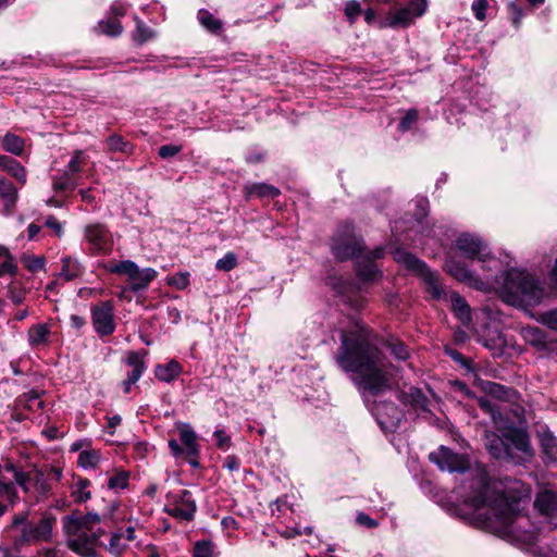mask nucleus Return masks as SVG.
Segmentation results:
<instances>
[{
    "label": "nucleus",
    "mask_w": 557,
    "mask_h": 557,
    "mask_svg": "<svg viewBox=\"0 0 557 557\" xmlns=\"http://www.w3.org/2000/svg\"><path fill=\"white\" fill-rule=\"evenodd\" d=\"M182 372L181 364L172 360L168 362L166 364H159L157 366L154 370L156 376L163 382H172L174 379H176Z\"/></svg>",
    "instance_id": "24"
},
{
    "label": "nucleus",
    "mask_w": 557,
    "mask_h": 557,
    "mask_svg": "<svg viewBox=\"0 0 557 557\" xmlns=\"http://www.w3.org/2000/svg\"><path fill=\"white\" fill-rule=\"evenodd\" d=\"M198 20L210 32H218L222 28V23L206 10L199 11Z\"/></svg>",
    "instance_id": "37"
},
{
    "label": "nucleus",
    "mask_w": 557,
    "mask_h": 557,
    "mask_svg": "<svg viewBox=\"0 0 557 557\" xmlns=\"http://www.w3.org/2000/svg\"><path fill=\"white\" fill-rule=\"evenodd\" d=\"M332 250L338 260L357 258V273L363 281H373L379 274L374 260L383 256V249L377 248L367 256H358L362 250L361 240L354 234L351 223L344 224L333 238Z\"/></svg>",
    "instance_id": "5"
},
{
    "label": "nucleus",
    "mask_w": 557,
    "mask_h": 557,
    "mask_svg": "<svg viewBox=\"0 0 557 557\" xmlns=\"http://www.w3.org/2000/svg\"><path fill=\"white\" fill-rule=\"evenodd\" d=\"M137 267L138 265L134 261L124 260L110 265L108 271L120 275H126L129 280L131 276H134V273H136Z\"/></svg>",
    "instance_id": "34"
},
{
    "label": "nucleus",
    "mask_w": 557,
    "mask_h": 557,
    "mask_svg": "<svg viewBox=\"0 0 557 557\" xmlns=\"http://www.w3.org/2000/svg\"><path fill=\"white\" fill-rule=\"evenodd\" d=\"M8 174L15 178L22 186L26 184V170L15 159L7 166Z\"/></svg>",
    "instance_id": "40"
},
{
    "label": "nucleus",
    "mask_w": 557,
    "mask_h": 557,
    "mask_svg": "<svg viewBox=\"0 0 557 557\" xmlns=\"http://www.w3.org/2000/svg\"><path fill=\"white\" fill-rule=\"evenodd\" d=\"M100 460V454L98 450H83L78 455L77 463L82 468H95Z\"/></svg>",
    "instance_id": "35"
},
{
    "label": "nucleus",
    "mask_w": 557,
    "mask_h": 557,
    "mask_svg": "<svg viewBox=\"0 0 557 557\" xmlns=\"http://www.w3.org/2000/svg\"><path fill=\"white\" fill-rule=\"evenodd\" d=\"M1 263H0V276L4 275V274H10V275H14L16 270H17V267L14 262V259L12 258V256L9 253L7 257H4L2 260H0Z\"/></svg>",
    "instance_id": "51"
},
{
    "label": "nucleus",
    "mask_w": 557,
    "mask_h": 557,
    "mask_svg": "<svg viewBox=\"0 0 557 557\" xmlns=\"http://www.w3.org/2000/svg\"><path fill=\"white\" fill-rule=\"evenodd\" d=\"M445 269L456 280L466 282L480 290H487L488 284L493 278V273L488 271H484L483 280L476 277L462 262L457 261L453 257L446 260Z\"/></svg>",
    "instance_id": "13"
},
{
    "label": "nucleus",
    "mask_w": 557,
    "mask_h": 557,
    "mask_svg": "<svg viewBox=\"0 0 557 557\" xmlns=\"http://www.w3.org/2000/svg\"><path fill=\"white\" fill-rule=\"evenodd\" d=\"M169 448H170L172 455L176 458L182 457L183 455H186L185 448L182 447L175 440L169 441Z\"/></svg>",
    "instance_id": "63"
},
{
    "label": "nucleus",
    "mask_w": 557,
    "mask_h": 557,
    "mask_svg": "<svg viewBox=\"0 0 557 557\" xmlns=\"http://www.w3.org/2000/svg\"><path fill=\"white\" fill-rule=\"evenodd\" d=\"M541 450L549 461H557V438L547 426H541L537 432Z\"/></svg>",
    "instance_id": "16"
},
{
    "label": "nucleus",
    "mask_w": 557,
    "mask_h": 557,
    "mask_svg": "<svg viewBox=\"0 0 557 557\" xmlns=\"http://www.w3.org/2000/svg\"><path fill=\"white\" fill-rule=\"evenodd\" d=\"M82 273L83 267L77 259H73L72 257L62 258L60 277H63L65 281H71L81 276Z\"/></svg>",
    "instance_id": "25"
},
{
    "label": "nucleus",
    "mask_w": 557,
    "mask_h": 557,
    "mask_svg": "<svg viewBox=\"0 0 557 557\" xmlns=\"http://www.w3.org/2000/svg\"><path fill=\"white\" fill-rule=\"evenodd\" d=\"M50 335V330L47 324L33 325L28 331V342L32 347H38L47 344Z\"/></svg>",
    "instance_id": "27"
},
{
    "label": "nucleus",
    "mask_w": 557,
    "mask_h": 557,
    "mask_svg": "<svg viewBox=\"0 0 557 557\" xmlns=\"http://www.w3.org/2000/svg\"><path fill=\"white\" fill-rule=\"evenodd\" d=\"M449 301L451 304V309L458 319L462 323H468L471 320L470 307L468 306L465 298H462L458 293L451 292L449 294Z\"/></svg>",
    "instance_id": "23"
},
{
    "label": "nucleus",
    "mask_w": 557,
    "mask_h": 557,
    "mask_svg": "<svg viewBox=\"0 0 557 557\" xmlns=\"http://www.w3.org/2000/svg\"><path fill=\"white\" fill-rule=\"evenodd\" d=\"M157 276V271L152 268H146L140 270L136 268V273L128 280L133 290H141L148 287L150 282Z\"/></svg>",
    "instance_id": "21"
},
{
    "label": "nucleus",
    "mask_w": 557,
    "mask_h": 557,
    "mask_svg": "<svg viewBox=\"0 0 557 557\" xmlns=\"http://www.w3.org/2000/svg\"><path fill=\"white\" fill-rule=\"evenodd\" d=\"M404 401L410 403L414 408H424L425 407V397L421 393L420 389L410 387L409 392L404 393L403 397Z\"/></svg>",
    "instance_id": "38"
},
{
    "label": "nucleus",
    "mask_w": 557,
    "mask_h": 557,
    "mask_svg": "<svg viewBox=\"0 0 557 557\" xmlns=\"http://www.w3.org/2000/svg\"><path fill=\"white\" fill-rule=\"evenodd\" d=\"M106 144L110 152H122L124 154H131L133 152L132 144L117 134L110 135Z\"/></svg>",
    "instance_id": "31"
},
{
    "label": "nucleus",
    "mask_w": 557,
    "mask_h": 557,
    "mask_svg": "<svg viewBox=\"0 0 557 557\" xmlns=\"http://www.w3.org/2000/svg\"><path fill=\"white\" fill-rule=\"evenodd\" d=\"M182 150L181 146L163 145L159 148V156L162 159H168L176 156Z\"/></svg>",
    "instance_id": "56"
},
{
    "label": "nucleus",
    "mask_w": 557,
    "mask_h": 557,
    "mask_svg": "<svg viewBox=\"0 0 557 557\" xmlns=\"http://www.w3.org/2000/svg\"><path fill=\"white\" fill-rule=\"evenodd\" d=\"M485 392L495 399L513 403L518 394L513 388L505 387L498 383L487 382L484 385Z\"/></svg>",
    "instance_id": "22"
},
{
    "label": "nucleus",
    "mask_w": 557,
    "mask_h": 557,
    "mask_svg": "<svg viewBox=\"0 0 557 557\" xmlns=\"http://www.w3.org/2000/svg\"><path fill=\"white\" fill-rule=\"evenodd\" d=\"M490 288L497 290L506 304L519 308L537 306L545 297V288L536 276L515 268L500 276L493 272Z\"/></svg>",
    "instance_id": "3"
},
{
    "label": "nucleus",
    "mask_w": 557,
    "mask_h": 557,
    "mask_svg": "<svg viewBox=\"0 0 557 557\" xmlns=\"http://www.w3.org/2000/svg\"><path fill=\"white\" fill-rule=\"evenodd\" d=\"M75 182H73L67 173H64L61 177H55L53 180V188L54 190H65L73 189L75 187Z\"/></svg>",
    "instance_id": "53"
},
{
    "label": "nucleus",
    "mask_w": 557,
    "mask_h": 557,
    "mask_svg": "<svg viewBox=\"0 0 557 557\" xmlns=\"http://www.w3.org/2000/svg\"><path fill=\"white\" fill-rule=\"evenodd\" d=\"M244 190L247 198L259 197L273 199L280 195L278 188L265 183H253L246 185Z\"/></svg>",
    "instance_id": "19"
},
{
    "label": "nucleus",
    "mask_w": 557,
    "mask_h": 557,
    "mask_svg": "<svg viewBox=\"0 0 557 557\" xmlns=\"http://www.w3.org/2000/svg\"><path fill=\"white\" fill-rule=\"evenodd\" d=\"M508 7L512 15V22L518 27L520 25L521 18L523 17V11L515 2H510Z\"/></svg>",
    "instance_id": "60"
},
{
    "label": "nucleus",
    "mask_w": 557,
    "mask_h": 557,
    "mask_svg": "<svg viewBox=\"0 0 557 557\" xmlns=\"http://www.w3.org/2000/svg\"><path fill=\"white\" fill-rule=\"evenodd\" d=\"M108 420V429L110 430V434L114 433V429L119 426L122 422V417L120 414H113L107 418Z\"/></svg>",
    "instance_id": "64"
},
{
    "label": "nucleus",
    "mask_w": 557,
    "mask_h": 557,
    "mask_svg": "<svg viewBox=\"0 0 557 557\" xmlns=\"http://www.w3.org/2000/svg\"><path fill=\"white\" fill-rule=\"evenodd\" d=\"M456 247L467 258L478 259L482 262L483 271L497 272L500 269V261L490 255L487 245L478 236L461 234L456 240Z\"/></svg>",
    "instance_id": "8"
},
{
    "label": "nucleus",
    "mask_w": 557,
    "mask_h": 557,
    "mask_svg": "<svg viewBox=\"0 0 557 557\" xmlns=\"http://www.w3.org/2000/svg\"><path fill=\"white\" fill-rule=\"evenodd\" d=\"M543 322L552 329H557V310H552L543 315Z\"/></svg>",
    "instance_id": "62"
},
{
    "label": "nucleus",
    "mask_w": 557,
    "mask_h": 557,
    "mask_svg": "<svg viewBox=\"0 0 557 557\" xmlns=\"http://www.w3.org/2000/svg\"><path fill=\"white\" fill-rule=\"evenodd\" d=\"M5 471L12 473L14 482L28 493L34 485V472H24L16 469L12 463L5 466Z\"/></svg>",
    "instance_id": "26"
},
{
    "label": "nucleus",
    "mask_w": 557,
    "mask_h": 557,
    "mask_svg": "<svg viewBox=\"0 0 557 557\" xmlns=\"http://www.w3.org/2000/svg\"><path fill=\"white\" fill-rule=\"evenodd\" d=\"M479 406L482 410L490 413L494 423L498 428H500V421L503 420V417L500 410L496 407V405L487 398H480Z\"/></svg>",
    "instance_id": "36"
},
{
    "label": "nucleus",
    "mask_w": 557,
    "mask_h": 557,
    "mask_svg": "<svg viewBox=\"0 0 557 557\" xmlns=\"http://www.w3.org/2000/svg\"><path fill=\"white\" fill-rule=\"evenodd\" d=\"M214 544L210 540L197 541L194 545V557H213Z\"/></svg>",
    "instance_id": "39"
},
{
    "label": "nucleus",
    "mask_w": 557,
    "mask_h": 557,
    "mask_svg": "<svg viewBox=\"0 0 557 557\" xmlns=\"http://www.w3.org/2000/svg\"><path fill=\"white\" fill-rule=\"evenodd\" d=\"M124 534L122 533H114L111 536L110 544L108 547V550L113 555H120L122 550L124 549V544L121 543V540L123 539Z\"/></svg>",
    "instance_id": "54"
},
{
    "label": "nucleus",
    "mask_w": 557,
    "mask_h": 557,
    "mask_svg": "<svg viewBox=\"0 0 557 557\" xmlns=\"http://www.w3.org/2000/svg\"><path fill=\"white\" fill-rule=\"evenodd\" d=\"M136 21V29L133 34V39L138 44L143 45L148 40H151L156 37V33L150 27L146 26L143 21L138 17H135Z\"/></svg>",
    "instance_id": "33"
},
{
    "label": "nucleus",
    "mask_w": 557,
    "mask_h": 557,
    "mask_svg": "<svg viewBox=\"0 0 557 557\" xmlns=\"http://www.w3.org/2000/svg\"><path fill=\"white\" fill-rule=\"evenodd\" d=\"M213 435L219 448L226 450L230 447L231 437L223 430H216Z\"/></svg>",
    "instance_id": "57"
},
{
    "label": "nucleus",
    "mask_w": 557,
    "mask_h": 557,
    "mask_svg": "<svg viewBox=\"0 0 557 557\" xmlns=\"http://www.w3.org/2000/svg\"><path fill=\"white\" fill-rule=\"evenodd\" d=\"M34 486L41 496H47L51 491L50 484L40 470L34 471Z\"/></svg>",
    "instance_id": "44"
},
{
    "label": "nucleus",
    "mask_w": 557,
    "mask_h": 557,
    "mask_svg": "<svg viewBox=\"0 0 557 557\" xmlns=\"http://www.w3.org/2000/svg\"><path fill=\"white\" fill-rule=\"evenodd\" d=\"M466 504L472 509L478 524L502 537L530 545L536 541V528L523 509L530 488L519 480H491L484 469L475 470L469 485Z\"/></svg>",
    "instance_id": "1"
},
{
    "label": "nucleus",
    "mask_w": 557,
    "mask_h": 557,
    "mask_svg": "<svg viewBox=\"0 0 557 557\" xmlns=\"http://www.w3.org/2000/svg\"><path fill=\"white\" fill-rule=\"evenodd\" d=\"M25 267L33 272L44 268L45 261L41 257H27L24 259Z\"/></svg>",
    "instance_id": "58"
},
{
    "label": "nucleus",
    "mask_w": 557,
    "mask_h": 557,
    "mask_svg": "<svg viewBox=\"0 0 557 557\" xmlns=\"http://www.w3.org/2000/svg\"><path fill=\"white\" fill-rule=\"evenodd\" d=\"M53 520L44 518L37 522L27 520L26 515L14 516L11 529L16 532L13 537L15 549H22L33 543L45 542L51 537Z\"/></svg>",
    "instance_id": "6"
},
{
    "label": "nucleus",
    "mask_w": 557,
    "mask_h": 557,
    "mask_svg": "<svg viewBox=\"0 0 557 557\" xmlns=\"http://www.w3.org/2000/svg\"><path fill=\"white\" fill-rule=\"evenodd\" d=\"M418 116L419 113L416 109L408 110L398 125L399 129L401 132H407L408 129H410L412 124L417 122Z\"/></svg>",
    "instance_id": "48"
},
{
    "label": "nucleus",
    "mask_w": 557,
    "mask_h": 557,
    "mask_svg": "<svg viewBox=\"0 0 557 557\" xmlns=\"http://www.w3.org/2000/svg\"><path fill=\"white\" fill-rule=\"evenodd\" d=\"M143 364H137L135 368H133L132 372L128 374V377L126 381H124V391L125 393H128L131 391V386L135 384L143 374Z\"/></svg>",
    "instance_id": "52"
},
{
    "label": "nucleus",
    "mask_w": 557,
    "mask_h": 557,
    "mask_svg": "<svg viewBox=\"0 0 557 557\" xmlns=\"http://www.w3.org/2000/svg\"><path fill=\"white\" fill-rule=\"evenodd\" d=\"M534 507L545 518L553 520L557 518V493L554 491H543L537 494Z\"/></svg>",
    "instance_id": "15"
},
{
    "label": "nucleus",
    "mask_w": 557,
    "mask_h": 557,
    "mask_svg": "<svg viewBox=\"0 0 557 557\" xmlns=\"http://www.w3.org/2000/svg\"><path fill=\"white\" fill-rule=\"evenodd\" d=\"M431 462L435 463L442 471L465 472L469 469L470 462L465 455L454 453L451 449L441 446L429 455Z\"/></svg>",
    "instance_id": "11"
},
{
    "label": "nucleus",
    "mask_w": 557,
    "mask_h": 557,
    "mask_svg": "<svg viewBox=\"0 0 557 557\" xmlns=\"http://www.w3.org/2000/svg\"><path fill=\"white\" fill-rule=\"evenodd\" d=\"M505 436L511 441L517 449L523 453L531 451L530 438L524 431L512 429L505 433Z\"/></svg>",
    "instance_id": "28"
},
{
    "label": "nucleus",
    "mask_w": 557,
    "mask_h": 557,
    "mask_svg": "<svg viewBox=\"0 0 557 557\" xmlns=\"http://www.w3.org/2000/svg\"><path fill=\"white\" fill-rule=\"evenodd\" d=\"M128 483V473L125 471H119L110 476L108 481V486L111 490H122L127 486Z\"/></svg>",
    "instance_id": "46"
},
{
    "label": "nucleus",
    "mask_w": 557,
    "mask_h": 557,
    "mask_svg": "<svg viewBox=\"0 0 557 557\" xmlns=\"http://www.w3.org/2000/svg\"><path fill=\"white\" fill-rule=\"evenodd\" d=\"M90 481L88 479L78 478L73 486L72 496L77 503H85L91 497L89 491Z\"/></svg>",
    "instance_id": "32"
},
{
    "label": "nucleus",
    "mask_w": 557,
    "mask_h": 557,
    "mask_svg": "<svg viewBox=\"0 0 557 557\" xmlns=\"http://www.w3.org/2000/svg\"><path fill=\"white\" fill-rule=\"evenodd\" d=\"M393 258L398 263L404 264L409 270L416 271L422 277L428 293L434 299H441L447 296L444 286L440 282L438 275L426 268L425 263L419 260L412 253L403 248L393 250Z\"/></svg>",
    "instance_id": "7"
},
{
    "label": "nucleus",
    "mask_w": 557,
    "mask_h": 557,
    "mask_svg": "<svg viewBox=\"0 0 557 557\" xmlns=\"http://www.w3.org/2000/svg\"><path fill=\"white\" fill-rule=\"evenodd\" d=\"M485 447L488 453L496 459H503L509 456L508 446L495 433H486Z\"/></svg>",
    "instance_id": "20"
},
{
    "label": "nucleus",
    "mask_w": 557,
    "mask_h": 557,
    "mask_svg": "<svg viewBox=\"0 0 557 557\" xmlns=\"http://www.w3.org/2000/svg\"><path fill=\"white\" fill-rule=\"evenodd\" d=\"M168 284L176 287L177 289H185L189 284V273H176L168 280Z\"/></svg>",
    "instance_id": "49"
},
{
    "label": "nucleus",
    "mask_w": 557,
    "mask_h": 557,
    "mask_svg": "<svg viewBox=\"0 0 557 557\" xmlns=\"http://www.w3.org/2000/svg\"><path fill=\"white\" fill-rule=\"evenodd\" d=\"M86 163V157L82 150L75 151L73 158L67 164V175L75 174L82 171L83 165Z\"/></svg>",
    "instance_id": "45"
},
{
    "label": "nucleus",
    "mask_w": 557,
    "mask_h": 557,
    "mask_svg": "<svg viewBox=\"0 0 557 557\" xmlns=\"http://www.w3.org/2000/svg\"><path fill=\"white\" fill-rule=\"evenodd\" d=\"M197 510V505L193 495L187 490H182L169 496V503L165 506V511L170 516L185 521L194 519Z\"/></svg>",
    "instance_id": "10"
},
{
    "label": "nucleus",
    "mask_w": 557,
    "mask_h": 557,
    "mask_svg": "<svg viewBox=\"0 0 557 557\" xmlns=\"http://www.w3.org/2000/svg\"><path fill=\"white\" fill-rule=\"evenodd\" d=\"M17 491L14 483L0 476V517L4 515L17 500Z\"/></svg>",
    "instance_id": "17"
},
{
    "label": "nucleus",
    "mask_w": 557,
    "mask_h": 557,
    "mask_svg": "<svg viewBox=\"0 0 557 557\" xmlns=\"http://www.w3.org/2000/svg\"><path fill=\"white\" fill-rule=\"evenodd\" d=\"M237 265V257L234 252H227L223 258L219 259L215 268L220 271L228 272Z\"/></svg>",
    "instance_id": "47"
},
{
    "label": "nucleus",
    "mask_w": 557,
    "mask_h": 557,
    "mask_svg": "<svg viewBox=\"0 0 557 557\" xmlns=\"http://www.w3.org/2000/svg\"><path fill=\"white\" fill-rule=\"evenodd\" d=\"M371 410L379 424L386 431H394L398 428L404 417L403 412L391 403L375 404Z\"/></svg>",
    "instance_id": "14"
},
{
    "label": "nucleus",
    "mask_w": 557,
    "mask_h": 557,
    "mask_svg": "<svg viewBox=\"0 0 557 557\" xmlns=\"http://www.w3.org/2000/svg\"><path fill=\"white\" fill-rule=\"evenodd\" d=\"M387 348L389 352L398 360H407L409 357V351L404 343L399 341H391L387 343Z\"/></svg>",
    "instance_id": "42"
},
{
    "label": "nucleus",
    "mask_w": 557,
    "mask_h": 557,
    "mask_svg": "<svg viewBox=\"0 0 557 557\" xmlns=\"http://www.w3.org/2000/svg\"><path fill=\"white\" fill-rule=\"evenodd\" d=\"M20 401L24 403L25 407L29 410H38L42 408V401L39 399V393L36 391L23 394Z\"/></svg>",
    "instance_id": "43"
},
{
    "label": "nucleus",
    "mask_w": 557,
    "mask_h": 557,
    "mask_svg": "<svg viewBox=\"0 0 557 557\" xmlns=\"http://www.w3.org/2000/svg\"><path fill=\"white\" fill-rule=\"evenodd\" d=\"M488 8L487 0H474L472 2L471 9L474 13V16L478 21H484L486 17V10Z\"/></svg>",
    "instance_id": "50"
},
{
    "label": "nucleus",
    "mask_w": 557,
    "mask_h": 557,
    "mask_svg": "<svg viewBox=\"0 0 557 557\" xmlns=\"http://www.w3.org/2000/svg\"><path fill=\"white\" fill-rule=\"evenodd\" d=\"M25 141L20 136L8 133L2 138V148L4 151L15 156H21L24 151Z\"/></svg>",
    "instance_id": "30"
},
{
    "label": "nucleus",
    "mask_w": 557,
    "mask_h": 557,
    "mask_svg": "<svg viewBox=\"0 0 557 557\" xmlns=\"http://www.w3.org/2000/svg\"><path fill=\"white\" fill-rule=\"evenodd\" d=\"M345 14L350 21L356 20L360 14V4L357 1H349L345 7Z\"/></svg>",
    "instance_id": "59"
},
{
    "label": "nucleus",
    "mask_w": 557,
    "mask_h": 557,
    "mask_svg": "<svg viewBox=\"0 0 557 557\" xmlns=\"http://www.w3.org/2000/svg\"><path fill=\"white\" fill-rule=\"evenodd\" d=\"M103 519L95 512L74 511L63 517L66 546L82 557H97L100 539L106 534Z\"/></svg>",
    "instance_id": "4"
},
{
    "label": "nucleus",
    "mask_w": 557,
    "mask_h": 557,
    "mask_svg": "<svg viewBox=\"0 0 557 557\" xmlns=\"http://www.w3.org/2000/svg\"><path fill=\"white\" fill-rule=\"evenodd\" d=\"M0 197L4 201L5 210L14 207L17 200V189L5 178H0Z\"/></svg>",
    "instance_id": "29"
},
{
    "label": "nucleus",
    "mask_w": 557,
    "mask_h": 557,
    "mask_svg": "<svg viewBox=\"0 0 557 557\" xmlns=\"http://www.w3.org/2000/svg\"><path fill=\"white\" fill-rule=\"evenodd\" d=\"M357 522L360 525H364L367 528H376L377 527V522L374 519H372L371 517H369L368 515L363 513V512H360L357 516Z\"/></svg>",
    "instance_id": "61"
},
{
    "label": "nucleus",
    "mask_w": 557,
    "mask_h": 557,
    "mask_svg": "<svg viewBox=\"0 0 557 557\" xmlns=\"http://www.w3.org/2000/svg\"><path fill=\"white\" fill-rule=\"evenodd\" d=\"M45 225L47 227L51 228L59 238H61L63 236V233H64L63 224L60 221H58L53 215H49L46 219Z\"/></svg>",
    "instance_id": "55"
},
{
    "label": "nucleus",
    "mask_w": 557,
    "mask_h": 557,
    "mask_svg": "<svg viewBox=\"0 0 557 557\" xmlns=\"http://www.w3.org/2000/svg\"><path fill=\"white\" fill-rule=\"evenodd\" d=\"M90 311L92 326L98 335L108 336L115 331L114 305L111 300L92 306Z\"/></svg>",
    "instance_id": "12"
},
{
    "label": "nucleus",
    "mask_w": 557,
    "mask_h": 557,
    "mask_svg": "<svg viewBox=\"0 0 557 557\" xmlns=\"http://www.w3.org/2000/svg\"><path fill=\"white\" fill-rule=\"evenodd\" d=\"M100 30L109 36H119L123 32V27L119 20L116 18H109L106 22H101L99 24Z\"/></svg>",
    "instance_id": "41"
},
{
    "label": "nucleus",
    "mask_w": 557,
    "mask_h": 557,
    "mask_svg": "<svg viewBox=\"0 0 557 557\" xmlns=\"http://www.w3.org/2000/svg\"><path fill=\"white\" fill-rule=\"evenodd\" d=\"M335 360L342 370L354 373L352 382L363 396H375L391 387L392 366L362 324L342 333Z\"/></svg>",
    "instance_id": "2"
},
{
    "label": "nucleus",
    "mask_w": 557,
    "mask_h": 557,
    "mask_svg": "<svg viewBox=\"0 0 557 557\" xmlns=\"http://www.w3.org/2000/svg\"><path fill=\"white\" fill-rule=\"evenodd\" d=\"M177 430L180 433V440L186 450V456H198L199 446L197 444V435L193 428L187 423H181L177 425Z\"/></svg>",
    "instance_id": "18"
},
{
    "label": "nucleus",
    "mask_w": 557,
    "mask_h": 557,
    "mask_svg": "<svg viewBox=\"0 0 557 557\" xmlns=\"http://www.w3.org/2000/svg\"><path fill=\"white\" fill-rule=\"evenodd\" d=\"M83 239L94 256H109L114 248V237L107 224L91 222L83 228Z\"/></svg>",
    "instance_id": "9"
}]
</instances>
